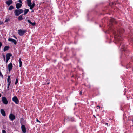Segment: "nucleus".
I'll return each instance as SVG.
<instances>
[{
	"label": "nucleus",
	"instance_id": "14",
	"mask_svg": "<svg viewBox=\"0 0 133 133\" xmlns=\"http://www.w3.org/2000/svg\"><path fill=\"white\" fill-rule=\"evenodd\" d=\"M12 56V55L10 53H8L6 55V58L9 59L11 56Z\"/></svg>",
	"mask_w": 133,
	"mask_h": 133
},
{
	"label": "nucleus",
	"instance_id": "36",
	"mask_svg": "<svg viewBox=\"0 0 133 133\" xmlns=\"http://www.w3.org/2000/svg\"><path fill=\"white\" fill-rule=\"evenodd\" d=\"M4 61L5 60V57H4Z\"/></svg>",
	"mask_w": 133,
	"mask_h": 133
},
{
	"label": "nucleus",
	"instance_id": "40",
	"mask_svg": "<svg viewBox=\"0 0 133 133\" xmlns=\"http://www.w3.org/2000/svg\"><path fill=\"white\" fill-rule=\"evenodd\" d=\"M34 12L33 10H32V11H31V12Z\"/></svg>",
	"mask_w": 133,
	"mask_h": 133
},
{
	"label": "nucleus",
	"instance_id": "3",
	"mask_svg": "<svg viewBox=\"0 0 133 133\" xmlns=\"http://www.w3.org/2000/svg\"><path fill=\"white\" fill-rule=\"evenodd\" d=\"M23 10L22 9H16L14 11V13L15 16H18L21 14L23 12Z\"/></svg>",
	"mask_w": 133,
	"mask_h": 133
},
{
	"label": "nucleus",
	"instance_id": "26",
	"mask_svg": "<svg viewBox=\"0 0 133 133\" xmlns=\"http://www.w3.org/2000/svg\"><path fill=\"white\" fill-rule=\"evenodd\" d=\"M27 22L29 23H30V24H31V22L29 20H27Z\"/></svg>",
	"mask_w": 133,
	"mask_h": 133
},
{
	"label": "nucleus",
	"instance_id": "17",
	"mask_svg": "<svg viewBox=\"0 0 133 133\" xmlns=\"http://www.w3.org/2000/svg\"><path fill=\"white\" fill-rule=\"evenodd\" d=\"M110 22L111 23H116V21H115V20L114 18H111V19L110 20Z\"/></svg>",
	"mask_w": 133,
	"mask_h": 133
},
{
	"label": "nucleus",
	"instance_id": "41",
	"mask_svg": "<svg viewBox=\"0 0 133 133\" xmlns=\"http://www.w3.org/2000/svg\"><path fill=\"white\" fill-rule=\"evenodd\" d=\"M70 120L71 121V119H70Z\"/></svg>",
	"mask_w": 133,
	"mask_h": 133
},
{
	"label": "nucleus",
	"instance_id": "42",
	"mask_svg": "<svg viewBox=\"0 0 133 133\" xmlns=\"http://www.w3.org/2000/svg\"><path fill=\"white\" fill-rule=\"evenodd\" d=\"M47 84H49V83H47Z\"/></svg>",
	"mask_w": 133,
	"mask_h": 133
},
{
	"label": "nucleus",
	"instance_id": "37",
	"mask_svg": "<svg viewBox=\"0 0 133 133\" xmlns=\"http://www.w3.org/2000/svg\"><path fill=\"white\" fill-rule=\"evenodd\" d=\"M97 107H99V108H100V106H97Z\"/></svg>",
	"mask_w": 133,
	"mask_h": 133
},
{
	"label": "nucleus",
	"instance_id": "6",
	"mask_svg": "<svg viewBox=\"0 0 133 133\" xmlns=\"http://www.w3.org/2000/svg\"><path fill=\"white\" fill-rule=\"evenodd\" d=\"M2 100L3 103L5 104H7L8 102L5 97H3L2 98Z\"/></svg>",
	"mask_w": 133,
	"mask_h": 133
},
{
	"label": "nucleus",
	"instance_id": "16",
	"mask_svg": "<svg viewBox=\"0 0 133 133\" xmlns=\"http://www.w3.org/2000/svg\"><path fill=\"white\" fill-rule=\"evenodd\" d=\"M29 10L28 9H25L24 11V15H25L27 14V13L29 11Z\"/></svg>",
	"mask_w": 133,
	"mask_h": 133
},
{
	"label": "nucleus",
	"instance_id": "30",
	"mask_svg": "<svg viewBox=\"0 0 133 133\" xmlns=\"http://www.w3.org/2000/svg\"><path fill=\"white\" fill-rule=\"evenodd\" d=\"M18 2L20 3L21 4L22 3V1L21 0H19Z\"/></svg>",
	"mask_w": 133,
	"mask_h": 133
},
{
	"label": "nucleus",
	"instance_id": "18",
	"mask_svg": "<svg viewBox=\"0 0 133 133\" xmlns=\"http://www.w3.org/2000/svg\"><path fill=\"white\" fill-rule=\"evenodd\" d=\"M22 16V15H21L19 16L18 18V20L19 21L22 20L23 19Z\"/></svg>",
	"mask_w": 133,
	"mask_h": 133
},
{
	"label": "nucleus",
	"instance_id": "34",
	"mask_svg": "<svg viewBox=\"0 0 133 133\" xmlns=\"http://www.w3.org/2000/svg\"><path fill=\"white\" fill-rule=\"evenodd\" d=\"M108 123H105V124H106V125H107L108 126Z\"/></svg>",
	"mask_w": 133,
	"mask_h": 133
},
{
	"label": "nucleus",
	"instance_id": "9",
	"mask_svg": "<svg viewBox=\"0 0 133 133\" xmlns=\"http://www.w3.org/2000/svg\"><path fill=\"white\" fill-rule=\"evenodd\" d=\"M22 131L24 133H25L26 132V128L24 125H22L21 126Z\"/></svg>",
	"mask_w": 133,
	"mask_h": 133
},
{
	"label": "nucleus",
	"instance_id": "10",
	"mask_svg": "<svg viewBox=\"0 0 133 133\" xmlns=\"http://www.w3.org/2000/svg\"><path fill=\"white\" fill-rule=\"evenodd\" d=\"M12 0H9L7 1L6 2V3L8 6H9L12 3Z\"/></svg>",
	"mask_w": 133,
	"mask_h": 133
},
{
	"label": "nucleus",
	"instance_id": "39",
	"mask_svg": "<svg viewBox=\"0 0 133 133\" xmlns=\"http://www.w3.org/2000/svg\"><path fill=\"white\" fill-rule=\"evenodd\" d=\"M14 37H15V38L16 39H17L16 37L15 36H14Z\"/></svg>",
	"mask_w": 133,
	"mask_h": 133
},
{
	"label": "nucleus",
	"instance_id": "35",
	"mask_svg": "<svg viewBox=\"0 0 133 133\" xmlns=\"http://www.w3.org/2000/svg\"><path fill=\"white\" fill-rule=\"evenodd\" d=\"M1 94L0 93V97H1Z\"/></svg>",
	"mask_w": 133,
	"mask_h": 133
},
{
	"label": "nucleus",
	"instance_id": "24",
	"mask_svg": "<svg viewBox=\"0 0 133 133\" xmlns=\"http://www.w3.org/2000/svg\"><path fill=\"white\" fill-rule=\"evenodd\" d=\"M18 83V80L17 79H16V80L15 82V85L16 84Z\"/></svg>",
	"mask_w": 133,
	"mask_h": 133
},
{
	"label": "nucleus",
	"instance_id": "23",
	"mask_svg": "<svg viewBox=\"0 0 133 133\" xmlns=\"http://www.w3.org/2000/svg\"><path fill=\"white\" fill-rule=\"evenodd\" d=\"M0 76H1L2 78H3V76L2 74L1 71H0Z\"/></svg>",
	"mask_w": 133,
	"mask_h": 133
},
{
	"label": "nucleus",
	"instance_id": "29",
	"mask_svg": "<svg viewBox=\"0 0 133 133\" xmlns=\"http://www.w3.org/2000/svg\"><path fill=\"white\" fill-rule=\"evenodd\" d=\"M7 82L8 83H9V84L11 83V81L7 80Z\"/></svg>",
	"mask_w": 133,
	"mask_h": 133
},
{
	"label": "nucleus",
	"instance_id": "21",
	"mask_svg": "<svg viewBox=\"0 0 133 133\" xmlns=\"http://www.w3.org/2000/svg\"><path fill=\"white\" fill-rule=\"evenodd\" d=\"M10 84L8 83L7 84V88L8 90H9V87Z\"/></svg>",
	"mask_w": 133,
	"mask_h": 133
},
{
	"label": "nucleus",
	"instance_id": "8",
	"mask_svg": "<svg viewBox=\"0 0 133 133\" xmlns=\"http://www.w3.org/2000/svg\"><path fill=\"white\" fill-rule=\"evenodd\" d=\"M8 41H10L13 42L14 44L16 45L17 43L15 39H13L12 38H9L8 39Z\"/></svg>",
	"mask_w": 133,
	"mask_h": 133
},
{
	"label": "nucleus",
	"instance_id": "11",
	"mask_svg": "<svg viewBox=\"0 0 133 133\" xmlns=\"http://www.w3.org/2000/svg\"><path fill=\"white\" fill-rule=\"evenodd\" d=\"M8 70L9 71L12 69V65L11 63H10L8 64Z\"/></svg>",
	"mask_w": 133,
	"mask_h": 133
},
{
	"label": "nucleus",
	"instance_id": "4",
	"mask_svg": "<svg viewBox=\"0 0 133 133\" xmlns=\"http://www.w3.org/2000/svg\"><path fill=\"white\" fill-rule=\"evenodd\" d=\"M26 32V31L24 29H19L18 30V33L20 36H23L25 33Z\"/></svg>",
	"mask_w": 133,
	"mask_h": 133
},
{
	"label": "nucleus",
	"instance_id": "27",
	"mask_svg": "<svg viewBox=\"0 0 133 133\" xmlns=\"http://www.w3.org/2000/svg\"><path fill=\"white\" fill-rule=\"evenodd\" d=\"M2 133H6V131L4 130H3L2 131Z\"/></svg>",
	"mask_w": 133,
	"mask_h": 133
},
{
	"label": "nucleus",
	"instance_id": "15",
	"mask_svg": "<svg viewBox=\"0 0 133 133\" xmlns=\"http://www.w3.org/2000/svg\"><path fill=\"white\" fill-rule=\"evenodd\" d=\"M9 47L8 46H5L4 48L3 51L4 52L6 51V50H8L9 48Z\"/></svg>",
	"mask_w": 133,
	"mask_h": 133
},
{
	"label": "nucleus",
	"instance_id": "7",
	"mask_svg": "<svg viewBox=\"0 0 133 133\" xmlns=\"http://www.w3.org/2000/svg\"><path fill=\"white\" fill-rule=\"evenodd\" d=\"M9 118L11 121H13L15 119V116L12 114H11L9 115Z\"/></svg>",
	"mask_w": 133,
	"mask_h": 133
},
{
	"label": "nucleus",
	"instance_id": "31",
	"mask_svg": "<svg viewBox=\"0 0 133 133\" xmlns=\"http://www.w3.org/2000/svg\"><path fill=\"white\" fill-rule=\"evenodd\" d=\"M36 121H37V122H39V123H40V122H40L38 119H37Z\"/></svg>",
	"mask_w": 133,
	"mask_h": 133
},
{
	"label": "nucleus",
	"instance_id": "33",
	"mask_svg": "<svg viewBox=\"0 0 133 133\" xmlns=\"http://www.w3.org/2000/svg\"><path fill=\"white\" fill-rule=\"evenodd\" d=\"M82 92L81 91L80 92V95H82Z\"/></svg>",
	"mask_w": 133,
	"mask_h": 133
},
{
	"label": "nucleus",
	"instance_id": "2",
	"mask_svg": "<svg viewBox=\"0 0 133 133\" xmlns=\"http://www.w3.org/2000/svg\"><path fill=\"white\" fill-rule=\"evenodd\" d=\"M28 6L30 7V9H32L35 6V4L34 3H33L32 4L31 0H26Z\"/></svg>",
	"mask_w": 133,
	"mask_h": 133
},
{
	"label": "nucleus",
	"instance_id": "13",
	"mask_svg": "<svg viewBox=\"0 0 133 133\" xmlns=\"http://www.w3.org/2000/svg\"><path fill=\"white\" fill-rule=\"evenodd\" d=\"M22 6V5L21 3H17L16 4V7L17 9L20 8Z\"/></svg>",
	"mask_w": 133,
	"mask_h": 133
},
{
	"label": "nucleus",
	"instance_id": "32",
	"mask_svg": "<svg viewBox=\"0 0 133 133\" xmlns=\"http://www.w3.org/2000/svg\"><path fill=\"white\" fill-rule=\"evenodd\" d=\"M9 59H7L6 58V63H7V62H8V61L9 60Z\"/></svg>",
	"mask_w": 133,
	"mask_h": 133
},
{
	"label": "nucleus",
	"instance_id": "12",
	"mask_svg": "<svg viewBox=\"0 0 133 133\" xmlns=\"http://www.w3.org/2000/svg\"><path fill=\"white\" fill-rule=\"evenodd\" d=\"M0 112L2 115L4 116H6V114L5 111L3 109H1Z\"/></svg>",
	"mask_w": 133,
	"mask_h": 133
},
{
	"label": "nucleus",
	"instance_id": "38",
	"mask_svg": "<svg viewBox=\"0 0 133 133\" xmlns=\"http://www.w3.org/2000/svg\"><path fill=\"white\" fill-rule=\"evenodd\" d=\"M2 22H1H1H0V25L2 24Z\"/></svg>",
	"mask_w": 133,
	"mask_h": 133
},
{
	"label": "nucleus",
	"instance_id": "22",
	"mask_svg": "<svg viewBox=\"0 0 133 133\" xmlns=\"http://www.w3.org/2000/svg\"><path fill=\"white\" fill-rule=\"evenodd\" d=\"M7 80L10 81V76H9L8 77Z\"/></svg>",
	"mask_w": 133,
	"mask_h": 133
},
{
	"label": "nucleus",
	"instance_id": "25",
	"mask_svg": "<svg viewBox=\"0 0 133 133\" xmlns=\"http://www.w3.org/2000/svg\"><path fill=\"white\" fill-rule=\"evenodd\" d=\"M32 26H34L36 24V23H32L31 22V24Z\"/></svg>",
	"mask_w": 133,
	"mask_h": 133
},
{
	"label": "nucleus",
	"instance_id": "1",
	"mask_svg": "<svg viewBox=\"0 0 133 133\" xmlns=\"http://www.w3.org/2000/svg\"><path fill=\"white\" fill-rule=\"evenodd\" d=\"M111 31L113 33V34H114V35L116 36H117L118 37L116 38V40L118 41H121V39L120 37H121V35H119L121 34L124 31V30L123 29H120L119 30H117V31H116L115 30H114V29L113 28H111V29H110ZM119 43L120 44V47L122 48H124V47L123 46V44L121 43L120 42H119Z\"/></svg>",
	"mask_w": 133,
	"mask_h": 133
},
{
	"label": "nucleus",
	"instance_id": "28",
	"mask_svg": "<svg viewBox=\"0 0 133 133\" xmlns=\"http://www.w3.org/2000/svg\"><path fill=\"white\" fill-rule=\"evenodd\" d=\"M9 20V19H6L5 21V22H8Z\"/></svg>",
	"mask_w": 133,
	"mask_h": 133
},
{
	"label": "nucleus",
	"instance_id": "20",
	"mask_svg": "<svg viewBox=\"0 0 133 133\" xmlns=\"http://www.w3.org/2000/svg\"><path fill=\"white\" fill-rule=\"evenodd\" d=\"M14 7L12 5H11L10 6L9 8H8V10H11L13 9H14Z\"/></svg>",
	"mask_w": 133,
	"mask_h": 133
},
{
	"label": "nucleus",
	"instance_id": "19",
	"mask_svg": "<svg viewBox=\"0 0 133 133\" xmlns=\"http://www.w3.org/2000/svg\"><path fill=\"white\" fill-rule=\"evenodd\" d=\"M19 67H21L22 65V62L21 61V59L20 58L19 59Z\"/></svg>",
	"mask_w": 133,
	"mask_h": 133
},
{
	"label": "nucleus",
	"instance_id": "5",
	"mask_svg": "<svg viewBox=\"0 0 133 133\" xmlns=\"http://www.w3.org/2000/svg\"><path fill=\"white\" fill-rule=\"evenodd\" d=\"M12 101L16 104H18L19 102L16 96H14L12 98Z\"/></svg>",
	"mask_w": 133,
	"mask_h": 133
}]
</instances>
